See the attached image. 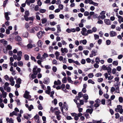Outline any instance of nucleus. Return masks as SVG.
<instances>
[{"mask_svg": "<svg viewBox=\"0 0 123 123\" xmlns=\"http://www.w3.org/2000/svg\"><path fill=\"white\" fill-rule=\"evenodd\" d=\"M36 58L38 59H40L41 60H44V58L41 57V55L40 53H38L36 57Z\"/></svg>", "mask_w": 123, "mask_h": 123, "instance_id": "obj_22", "label": "nucleus"}, {"mask_svg": "<svg viewBox=\"0 0 123 123\" xmlns=\"http://www.w3.org/2000/svg\"><path fill=\"white\" fill-rule=\"evenodd\" d=\"M43 58H44V59H46L45 58H47L49 56L48 55L45 53H44L43 55Z\"/></svg>", "mask_w": 123, "mask_h": 123, "instance_id": "obj_34", "label": "nucleus"}, {"mask_svg": "<svg viewBox=\"0 0 123 123\" xmlns=\"http://www.w3.org/2000/svg\"><path fill=\"white\" fill-rule=\"evenodd\" d=\"M67 80L68 81L72 84L73 83V81L71 80V78L69 76H68L67 77Z\"/></svg>", "mask_w": 123, "mask_h": 123, "instance_id": "obj_35", "label": "nucleus"}, {"mask_svg": "<svg viewBox=\"0 0 123 123\" xmlns=\"http://www.w3.org/2000/svg\"><path fill=\"white\" fill-rule=\"evenodd\" d=\"M6 120L7 122V123H13L14 121L12 119V118L10 119L8 117H6Z\"/></svg>", "mask_w": 123, "mask_h": 123, "instance_id": "obj_11", "label": "nucleus"}, {"mask_svg": "<svg viewBox=\"0 0 123 123\" xmlns=\"http://www.w3.org/2000/svg\"><path fill=\"white\" fill-rule=\"evenodd\" d=\"M101 16H99V18H101L102 19H104V18H105V16L104 15H101Z\"/></svg>", "mask_w": 123, "mask_h": 123, "instance_id": "obj_52", "label": "nucleus"}, {"mask_svg": "<svg viewBox=\"0 0 123 123\" xmlns=\"http://www.w3.org/2000/svg\"><path fill=\"white\" fill-rule=\"evenodd\" d=\"M10 14V12H5V17L6 19L7 20H9L10 18L8 16V15Z\"/></svg>", "mask_w": 123, "mask_h": 123, "instance_id": "obj_16", "label": "nucleus"}, {"mask_svg": "<svg viewBox=\"0 0 123 123\" xmlns=\"http://www.w3.org/2000/svg\"><path fill=\"white\" fill-rule=\"evenodd\" d=\"M21 79L20 78H18L16 80V82L17 83L20 84L21 83Z\"/></svg>", "mask_w": 123, "mask_h": 123, "instance_id": "obj_37", "label": "nucleus"}, {"mask_svg": "<svg viewBox=\"0 0 123 123\" xmlns=\"http://www.w3.org/2000/svg\"><path fill=\"white\" fill-rule=\"evenodd\" d=\"M95 40H97L99 39V36L97 34H95L94 35Z\"/></svg>", "mask_w": 123, "mask_h": 123, "instance_id": "obj_62", "label": "nucleus"}, {"mask_svg": "<svg viewBox=\"0 0 123 123\" xmlns=\"http://www.w3.org/2000/svg\"><path fill=\"white\" fill-rule=\"evenodd\" d=\"M34 29L36 31H38L39 30L40 27L39 26H35L34 27Z\"/></svg>", "mask_w": 123, "mask_h": 123, "instance_id": "obj_51", "label": "nucleus"}, {"mask_svg": "<svg viewBox=\"0 0 123 123\" xmlns=\"http://www.w3.org/2000/svg\"><path fill=\"white\" fill-rule=\"evenodd\" d=\"M15 39L16 40L18 41H20L22 40V38L20 36H17L16 37Z\"/></svg>", "mask_w": 123, "mask_h": 123, "instance_id": "obj_29", "label": "nucleus"}, {"mask_svg": "<svg viewBox=\"0 0 123 123\" xmlns=\"http://www.w3.org/2000/svg\"><path fill=\"white\" fill-rule=\"evenodd\" d=\"M78 95V96L80 98H81L83 96V94L81 92H79Z\"/></svg>", "mask_w": 123, "mask_h": 123, "instance_id": "obj_63", "label": "nucleus"}, {"mask_svg": "<svg viewBox=\"0 0 123 123\" xmlns=\"http://www.w3.org/2000/svg\"><path fill=\"white\" fill-rule=\"evenodd\" d=\"M25 59V60H28L29 59V56L27 55H25L24 56Z\"/></svg>", "mask_w": 123, "mask_h": 123, "instance_id": "obj_40", "label": "nucleus"}, {"mask_svg": "<svg viewBox=\"0 0 123 123\" xmlns=\"http://www.w3.org/2000/svg\"><path fill=\"white\" fill-rule=\"evenodd\" d=\"M83 98L85 100V102H87V100L88 98V95L86 94H85L83 95Z\"/></svg>", "mask_w": 123, "mask_h": 123, "instance_id": "obj_17", "label": "nucleus"}, {"mask_svg": "<svg viewBox=\"0 0 123 123\" xmlns=\"http://www.w3.org/2000/svg\"><path fill=\"white\" fill-rule=\"evenodd\" d=\"M90 4H92L95 6H97L98 5V4L97 3L94 2L93 1H92Z\"/></svg>", "mask_w": 123, "mask_h": 123, "instance_id": "obj_61", "label": "nucleus"}, {"mask_svg": "<svg viewBox=\"0 0 123 123\" xmlns=\"http://www.w3.org/2000/svg\"><path fill=\"white\" fill-rule=\"evenodd\" d=\"M51 88L50 86H48L47 87V90L45 91V92L46 93L50 95V96L52 97V98H54L53 94H54L55 92L54 91H53L50 92Z\"/></svg>", "mask_w": 123, "mask_h": 123, "instance_id": "obj_2", "label": "nucleus"}, {"mask_svg": "<svg viewBox=\"0 0 123 123\" xmlns=\"http://www.w3.org/2000/svg\"><path fill=\"white\" fill-rule=\"evenodd\" d=\"M74 61L72 59H68V62L69 63H74Z\"/></svg>", "mask_w": 123, "mask_h": 123, "instance_id": "obj_60", "label": "nucleus"}, {"mask_svg": "<svg viewBox=\"0 0 123 123\" xmlns=\"http://www.w3.org/2000/svg\"><path fill=\"white\" fill-rule=\"evenodd\" d=\"M29 27L30 26L29 25V24L27 23H25V27L27 29L29 28Z\"/></svg>", "mask_w": 123, "mask_h": 123, "instance_id": "obj_53", "label": "nucleus"}, {"mask_svg": "<svg viewBox=\"0 0 123 123\" xmlns=\"http://www.w3.org/2000/svg\"><path fill=\"white\" fill-rule=\"evenodd\" d=\"M43 82L44 84H48L49 82V78H44Z\"/></svg>", "mask_w": 123, "mask_h": 123, "instance_id": "obj_14", "label": "nucleus"}, {"mask_svg": "<svg viewBox=\"0 0 123 123\" xmlns=\"http://www.w3.org/2000/svg\"><path fill=\"white\" fill-rule=\"evenodd\" d=\"M93 76L94 75L92 73H90L88 75V76L90 78H92Z\"/></svg>", "mask_w": 123, "mask_h": 123, "instance_id": "obj_50", "label": "nucleus"}, {"mask_svg": "<svg viewBox=\"0 0 123 123\" xmlns=\"http://www.w3.org/2000/svg\"><path fill=\"white\" fill-rule=\"evenodd\" d=\"M57 33H59L61 31V27L59 25L57 26Z\"/></svg>", "mask_w": 123, "mask_h": 123, "instance_id": "obj_32", "label": "nucleus"}, {"mask_svg": "<svg viewBox=\"0 0 123 123\" xmlns=\"http://www.w3.org/2000/svg\"><path fill=\"white\" fill-rule=\"evenodd\" d=\"M67 78L66 77H64L62 80V82L64 83H65L67 82Z\"/></svg>", "mask_w": 123, "mask_h": 123, "instance_id": "obj_45", "label": "nucleus"}, {"mask_svg": "<svg viewBox=\"0 0 123 123\" xmlns=\"http://www.w3.org/2000/svg\"><path fill=\"white\" fill-rule=\"evenodd\" d=\"M83 49V46H79L78 47V50L80 51H81Z\"/></svg>", "mask_w": 123, "mask_h": 123, "instance_id": "obj_64", "label": "nucleus"}, {"mask_svg": "<svg viewBox=\"0 0 123 123\" xmlns=\"http://www.w3.org/2000/svg\"><path fill=\"white\" fill-rule=\"evenodd\" d=\"M117 35L115 31H111L110 32V35L111 37L115 36Z\"/></svg>", "mask_w": 123, "mask_h": 123, "instance_id": "obj_12", "label": "nucleus"}, {"mask_svg": "<svg viewBox=\"0 0 123 123\" xmlns=\"http://www.w3.org/2000/svg\"><path fill=\"white\" fill-rule=\"evenodd\" d=\"M118 64V62L117 61H114L112 62V64L114 66H117Z\"/></svg>", "mask_w": 123, "mask_h": 123, "instance_id": "obj_42", "label": "nucleus"}, {"mask_svg": "<svg viewBox=\"0 0 123 123\" xmlns=\"http://www.w3.org/2000/svg\"><path fill=\"white\" fill-rule=\"evenodd\" d=\"M87 33L86 34H88V35L89 34H92L93 33V31L91 29H89L87 31Z\"/></svg>", "mask_w": 123, "mask_h": 123, "instance_id": "obj_48", "label": "nucleus"}, {"mask_svg": "<svg viewBox=\"0 0 123 123\" xmlns=\"http://www.w3.org/2000/svg\"><path fill=\"white\" fill-rule=\"evenodd\" d=\"M81 30L82 31L81 32V33L83 35L85 36L88 35V34L85 33V32L87 30L85 28H82Z\"/></svg>", "mask_w": 123, "mask_h": 123, "instance_id": "obj_8", "label": "nucleus"}, {"mask_svg": "<svg viewBox=\"0 0 123 123\" xmlns=\"http://www.w3.org/2000/svg\"><path fill=\"white\" fill-rule=\"evenodd\" d=\"M63 108H64L65 110L66 111H67L68 110V105L65 102L63 104Z\"/></svg>", "mask_w": 123, "mask_h": 123, "instance_id": "obj_21", "label": "nucleus"}, {"mask_svg": "<svg viewBox=\"0 0 123 123\" xmlns=\"http://www.w3.org/2000/svg\"><path fill=\"white\" fill-rule=\"evenodd\" d=\"M18 65L19 66H22L23 64V62L21 61H20L17 62Z\"/></svg>", "mask_w": 123, "mask_h": 123, "instance_id": "obj_39", "label": "nucleus"}, {"mask_svg": "<svg viewBox=\"0 0 123 123\" xmlns=\"http://www.w3.org/2000/svg\"><path fill=\"white\" fill-rule=\"evenodd\" d=\"M80 43H82L84 45H85L86 44L87 41L86 39H83L80 41Z\"/></svg>", "mask_w": 123, "mask_h": 123, "instance_id": "obj_26", "label": "nucleus"}, {"mask_svg": "<svg viewBox=\"0 0 123 123\" xmlns=\"http://www.w3.org/2000/svg\"><path fill=\"white\" fill-rule=\"evenodd\" d=\"M72 116L74 117V119L76 121H77L79 119V117H80L82 115V114L81 113H79L78 114L75 113H71Z\"/></svg>", "mask_w": 123, "mask_h": 123, "instance_id": "obj_3", "label": "nucleus"}, {"mask_svg": "<svg viewBox=\"0 0 123 123\" xmlns=\"http://www.w3.org/2000/svg\"><path fill=\"white\" fill-rule=\"evenodd\" d=\"M55 55L56 58L57 60H58L59 59V57L60 55L59 53L57 51H56L55 53Z\"/></svg>", "mask_w": 123, "mask_h": 123, "instance_id": "obj_23", "label": "nucleus"}, {"mask_svg": "<svg viewBox=\"0 0 123 123\" xmlns=\"http://www.w3.org/2000/svg\"><path fill=\"white\" fill-rule=\"evenodd\" d=\"M42 34V32L41 31H39L37 33V36L39 38H41Z\"/></svg>", "mask_w": 123, "mask_h": 123, "instance_id": "obj_24", "label": "nucleus"}, {"mask_svg": "<svg viewBox=\"0 0 123 123\" xmlns=\"http://www.w3.org/2000/svg\"><path fill=\"white\" fill-rule=\"evenodd\" d=\"M2 95H3V98H5L6 96L7 93L5 92H2Z\"/></svg>", "mask_w": 123, "mask_h": 123, "instance_id": "obj_41", "label": "nucleus"}, {"mask_svg": "<svg viewBox=\"0 0 123 123\" xmlns=\"http://www.w3.org/2000/svg\"><path fill=\"white\" fill-rule=\"evenodd\" d=\"M46 11V10L45 9H41L39 10L40 12L42 13H44Z\"/></svg>", "mask_w": 123, "mask_h": 123, "instance_id": "obj_58", "label": "nucleus"}, {"mask_svg": "<svg viewBox=\"0 0 123 123\" xmlns=\"http://www.w3.org/2000/svg\"><path fill=\"white\" fill-rule=\"evenodd\" d=\"M54 83L55 85H60L61 84V82L59 80H58L57 81H55Z\"/></svg>", "mask_w": 123, "mask_h": 123, "instance_id": "obj_18", "label": "nucleus"}, {"mask_svg": "<svg viewBox=\"0 0 123 123\" xmlns=\"http://www.w3.org/2000/svg\"><path fill=\"white\" fill-rule=\"evenodd\" d=\"M22 53L21 51H19L17 52V55L13 54V57L15 60H17L18 61H19L21 59Z\"/></svg>", "mask_w": 123, "mask_h": 123, "instance_id": "obj_1", "label": "nucleus"}, {"mask_svg": "<svg viewBox=\"0 0 123 123\" xmlns=\"http://www.w3.org/2000/svg\"><path fill=\"white\" fill-rule=\"evenodd\" d=\"M117 17L118 18V21L119 23L120 24L122 22H123V18L120 15H118Z\"/></svg>", "mask_w": 123, "mask_h": 123, "instance_id": "obj_15", "label": "nucleus"}, {"mask_svg": "<svg viewBox=\"0 0 123 123\" xmlns=\"http://www.w3.org/2000/svg\"><path fill=\"white\" fill-rule=\"evenodd\" d=\"M29 92L26 91L24 95V97L28 99L31 98V96L29 95Z\"/></svg>", "mask_w": 123, "mask_h": 123, "instance_id": "obj_6", "label": "nucleus"}, {"mask_svg": "<svg viewBox=\"0 0 123 123\" xmlns=\"http://www.w3.org/2000/svg\"><path fill=\"white\" fill-rule=\"evenodd\" d=\"M12 47L11 46L9 45L6 47V49L8 50H11L12 49Z\"/></svg>", "mask_w": 123, "mask_h": 123, "instance_id": "obj_43", "label": "nucleus"}, {"mask_svg": "<svg viewBox=\"0 0 123 123\" xmlns=\"http://www.w3.org/2000/svg\"><path fill=\"white\" fill-rule=\"evenodd\" d=\"M23 36L24 37H27L28 36V32L27 31L24 32L23 34Z\"/></svg>", "mask_w": 123, "mask_h": 123, "instance_id": "obj_27", "label": "nucleus"}, {"mask_svg": "<svg viewBox=\"0 0 123 123\" xmlns=\"http://www.w3.org/2000/svg\"><path fill=\"white\" fill-rule=\"evenodd\" d=\"M41 71V69L40 68H37V66L34 67L32 70L33 73L37 74L38 73H40Z\"/></svg>", "mask_w": 123, "mask_h": 123, "instance_id": "obj_5", "label": "nucleus"}, {"mask_svg": "<svg viewBox=\"0 0 123 123\" xmlns=\"http://www.w3.org/2000/svg\"><path fill=\"white\" fill-rule=\"evenodd\" d=\"M102 68L103 70H106L108 69V67H107L105 65H103L102 66Z\"/></svg>", "mask_w": 123, "mask_h": 123, "instance_id": "obj_36", "label": "nucleus"}, {"mask_svg": "<svg viewBox=\"0 0 123 123\" xmlns=\"http://www.w3.org/2000/svg\"><path fill=\"white\" fill-rule=\"evenodd\" d=\"M33 109V107L32 105H31L30 106L28 107V109L30 111H31V109Z\"/></svg>", "mask_w": 123, "mask_h": 123, "instance_id": "obj_57", "label": "nucleus"}, {"mask_svg": "<svg viewBox=\"0 0 123 123\" xmlns=\"http://www.w3.org/2000/svg\"><path fill=\"white\" fill-rule=\"evenodd\" d=\"M92 1V0H85L84 1L85 3L86 4H87L89 3L90 4Z\"/></svg>", "mask_w": 123, "mask_h": 123, "instance_id": "obj_38", "label": "nucleus"}, {"mask_svg": "<svg viewBox=\"0 0 123 123\" xmlns=\"http://www.w3.org/2000/svg\"><path fill=\"white\" fill-rule=\"evenodd\" d=\"M59 8L60 10H62L63 9V6L62 4H60L59 5Z\"/></svg>", "mask_w": 123, "mask_h": 123, "instance_id": "obj_54", "label": "nucleus"}, {"mask_svg": "<svg viewBox=\"0 0 123 123\" xmlns=\"http://www.w3.org/2000/svg\"><path fill=\"white\" fill-rule=\"evenodd\" d=\"M10 82V84L12 86H13L15 84V81L14 80V78L12 76H11L9 80Z\"/></svg>", "mask_w": 123, "mask_h": 123, "instance_id": "obj_10", "label": "nucleus"}, {"mask_svg": "<svg viewBox=\"0 0 123 123\" xmlns=\"http://www.w3.org/2000/svg\"><path fill=\"white\" fill-rule=\"evenodd\" d=\"M39 7L38 5H36L34 7V10L35 11H37L38 10Z\"/></svg>", "mask_w": 123, "mask_h": 123, "instance_id": "obj_49", "label": "nucleus"}, {"mask_svg": "<svg viewBox=\"0 0 123 123\" xmlns=\"http://www.w3.org/2000/svg\"><path fill=\"white\" fill-rule=\"evenodd\" d=\"M41 20H42V23L43 24H44L47 22V19L46 18H42Z\"/></svg>", "mask_w": 123, "mask_h": 123, "instance_id": "obj_33", "label": "nucleus"}, {"mask_svg": "<svg viewBox=\"0 0 123 123\" xmlns=\"http://www.w3.org/2000/svg\"><path fill=\"white\" fill-rule=\"evenodd\" d=\"M37 74L33 73V74H30L29 75V77L30 80H32L35 78L37 77Z\"/></svg>", "mask_w": 123, "mask_h": 123, "instance_id": "obj_9", "label": "nucleus"}, {"mask_svg": "<svg viewBox=\"0 0 123 123\" xmlns=\"http://www.w3.org/2000/svg\"><path fill=\"white\" fill-rule=\"evenodd\" d=\"M52 69L54 72H55L57 70V68L55 66H53L52 68Z\"/></svg>", "mask_w": 123, "mask_h": 123, "instance_id": "obj_56", "label": "nucleus"}, {"mask_svg": "<svg viewBox=\"0 0 123 123\" xmlns=\"http://www.w3.org/2000/svg\"><path fill=\"white\" fill-rule=\"evenodd\" d=\"M83 53L85 55H87L89 53V51L87 50H84L83 51Z\"/></svg>", "mask_w": 123, "mask_h": 123, "instance_id": "obj_44", "label": "nucleus"}, {"mask_svg": "<svg viewBox=\"0 0 123 123\" xmlns=\"http://www.w3.org/2000/svg\"><path fill=\"white\" fill-rule=\"evenodd\" d=\"M61 50L62 53H63L65 52L67 53L68 52V50L67 48H62L61 49Z\"/></svg>", "mask_w": 123, "mask_h": 123, "instance_id": "obj_13", "label": "nucleus"}, {"mask_svg": "<svg viewBox=\"0 0 123 123\" xmlns=\"http://www.w3.org/2000/svg\"><path fill=\"white\" fill-rule=\"evenodd\" d=\"M79 101L80 103H78V104H77V106L79 107H80V106L81 105H83L84 104V101L80 99V100Z\"/></svg>", "mask_w": 123, "mask_h": 123, "instance_id": "obj_19", "label": "nucleus"}, {"mask_svg": "<svg viewBox=\"0 0 123 123\" xmlns=\"http://www.w3.org/2000/svg\"><path fill=\"white\" fill-rule=\"evenodd\" d=\"M17 112L16 111H14L10 113L9 116L11 117H12L13 115H15L16 116H17Z\"/></svg>", "mask_w": 123, "mask_h": 123, "instance_id": "obj_20", "label": "nucleus"}, {"mask_svg": "<svg viewBox=\"0 0 123 123\" xmlns=\"http://www.w3.org/2000/svg\"><path fill=\"white\" fill-rule=\"evenodd\" d=\"M104 21L106 24L107 25H110L111 23L110 20L107 19H105Z\"/></svg>", "mask_w": 123, "mask_h": 123, "instance_id": "obj_25", "label": "nucleus"}, {"mask_svg": "<svg viewBox=\"0 0 123 123\" xmlns=\"http://www.w3.org/2000/svg\"><path fill=\"white\" fill-rule=\"evenodd\" d=\"M52 63L53 64L57 65V61L55 59H53L52 61Z\"/></svg>", "mask_w": 123, "mask_h": 123, "instance_id": "obj_47", "label": "nucleus"}, {"mask_svg": "<svg viewBox=\"0 0 123 123\" xmlns=\"http://www.w3.org/2000/svg\"><path fill=\"white\" fill-rule=\"evenodd\" d=\"M88 83H91L93 84H95L94 82L92 81V80L91 79H89L88 80Z\"/></svg>", "mask_w": 123, "mask_h": 123, "instance_id": "obj_46", "label": "nucleus"}, {"mask_svg": "<svg viewBox=\"0 0 123 123\" xmlns=\"http://www.w3.org/2000/svg\"><path fill=\"white\" fill-rule=\"evenodd\" d=\"M97 51L95 49L92 50L91 51V53L90 55V57H92L93 56H95L97 55Z\"/></svg>", "mask_w": 123, "mask_h": 123, "instance_id": "obj_7", "label": "nucleus"}, {"mask_svg": "<svg viewBox=\"0 0 123 123\" xmlns=\"http://www.w3.org/2000/svg\"><path fill=\"white\" fill-rule=\"evenodd\" d=\"M115 111L117 112H119L120 113L122 114L123 112L122 106L120 105H117V108L115 109Z\"/></svg>", "mask_w": 123, "mask_h": 123, "instance_id": "obj_4", "label": "nucleus"}, {"mask_svg": "<svg viewBox=\"0 0 123 123\" xmlns=\"http://www.w3.org/2000/svg\"><path fill=\"white\" fill-rule=\"evenodd\" d=\"M42 44V42L41 40H39L37 43V45L38 46L41 47Z\"/></svg>", "mask_w": 123, "mask_h": 123, "instance_id": "obj_31", "label": "nucleus"}, {"mask_svg": "<svg viewBox=\"0 0 123 123\" xmlns=\"http://www.w3.org/2000/svg\"><path fill=\"white\" fill-rule=\"evenodd\" d=\"M93 109L92 108H91V109H88L86 111V112L87 113H89L90 114H91L93 111Z\"/></svg>", "mask_w": 123, "mask_h": 123, "instance_id": "obj_28", "label": "nucleus"}, {"mask_svg": "<svg viewBox=\"0 0 123 123\" xmlns=\"http://www.w3.org/2000/svg\"><path fill=\"white\" fill-rule=\"evenodd\" d=\"M4 77L5 79L6 80H8L10 79V78H9V76L7 75H5L4 76Z\"/></svg>", "mask_w": 123, "mask_h": 123, "instance_id": "obj_59", "label": "nucleus"}, {"mask_svg": "<svg viewBox=\"0 0 123 123\" xmlns=\"http://www.w3.org/2000/svg\"><path fill=\"white\" fill-rule=\"evenodd\" d=\"M35 45L34 44L32 45L31 43H29L27 45V47L28 49L32 48L33 46Z\"/></svg>", "mask_w": 123, "mask_h": 123, "instance_id": "obj_30", "label": "nucleus"}, {"mask_svg": "<svg viewBox=\"0 0 123 123\" xmlns=\"http://www.w3.org/2000/svg\"><path fill=\"white\" fill-rule=\"evenodd\" d=\"M56 23L54 21L51 22L50 23V24L51 25L54 26L56 25Z\"/></svg>", "mask_w": 123, "mask_h": 123, "instance_id": "obj_55", "label": "nucleus"}]
</instances>
